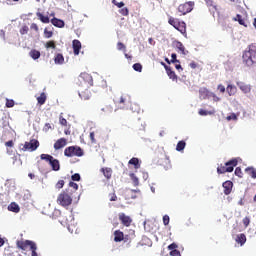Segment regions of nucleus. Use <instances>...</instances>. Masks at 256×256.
Segmentation results:
<instances>
[{"label": "nucleus", "mask_w": 256, "mask_h": 256, "mask_svg": "<svg viewBox=\"0 0 256 256\" xmlns=\"http://www.w3.org/2000/svg\"><path fill=\"white\" fill-rule=\"evenodd\" d=\"M29 55H30L31 59H34V61H37V59H39V57H41V52L37 49H32L29 52Z\"/></svg>", "instance_id": "393cba45"}, {"label": "nucleus", "mask_w": 256, "mask_h": 256, "mask_svg": "<svg viewBox=\"0 0 256 256\" xmlns=\"http://www.w3.org/2000/svg\"><path fill=\"white\" fill-rule=\"evenodd\" d=\"M78 95L84 101H88V99H91V90H89V87L83 86L78 90Z\"/></svg>", "instance_id": "9b49d317"}, {"label": "nucleus", "mask_w": 256, "mask_h": 256, "mask_svg": "<svg viewBox=\"0 0 256 256\" xmlns=\"http://www.w3.org/2000/svg\"><path fill=\"white\" fill-rule=\"evenodd\" d=\"M226 91L229 97H233V95L237 94V87L235 85L228 84V86L226 87Z\"/></svg>", "instance_id": "aec40b11"}, {"label": "nucleus", "mask_w": 256, "mask_h": 256, "mask_svg": "<svg viewBox=\"0 0 256 256\" xmlns=\"http://www.w3.org/2000/svg\"><path fill=\"white\" fill-rule=\"evenodd\" d=\"M209 90L207 88H200L199 90V95L201 99H207L209 97Z\"/></svg>", "instance_id": "7c9ffc66"}, {"label": "nucleus", "mask_w": 256, "mask_h": 256, "mask_svg": "<svg viewBox=\"0 0 256 256\" xmlns=\"http://www.w3.org/2000/svg\"><path fill=\"white\" fill-rule=\"evenodd\" d=\"M118 219L122 223V225H124V227H131V224L133 223V219H131L125 213H119Z\"/></svg>", "instance_id": "f8f14e48"}, {"label": "nucleus", "mask_w": 256, "mask_h": 256, "mask_svg": "<svg viewBox=\"0 0 256 256\" xmlns=\"http://www.w3.org/2000/svg\"><path fill=\"white\" fill-rule=\"evenodd\" d=\"M222 187L224 188V194L231 195V191H233V182L228 180L222 184Z\"/></svg>", "instance_id": "2eb2a0df"}, {"label": "nucleus", "mask_w": 256, "mask_h": 256, "mask_svg": "<svg viewBox=\"0 0 256 256\" xmlns=\"http://www.w3.org/2000/svg\"><path fill=\"white\" fill-rule=\"evenodd\" d=\"M57 203L61 205V207H69V205L73 203V198L71 195L67 194V192L63 191L58 195Z\"/></svg>", "instance_id": "39448f33"}, {"label": "nucleus", "mask_w": 256, "mask_h": 256, "mask_svg": "<svg viewBox=\"0 0 256 256\" xmlns=\"http://www.w3.org/2000/svg\"><path fill=\"white\" fill-rule=\"evenodd\" d=\"M217 89L218 91H220V93H225V86H223L222 84H219Z\"/></svg>", "instance_id": "69168bd1"}, {"label": "nucleus", "mask_w": 256, "mask_h": 256, "mask_svg": "<svg viewBox=\"0 0 256 256\" xmlns=\"http://www.w3.org/2000/svg\"><path fill=\"white\" fill-rule=\"evenodd\" d=\"M204 1H205L206 6L209 9H214L215 11H217V5H215V2L213 0H204Z\"/></svg>", "instance_id": "f704fd0d"}, {"label": "nucleus", "mask_w": 256, "mask_h": 256, "mask_svg": "<svg viewBox=\"0 0 256 256\" xmlns=\"http://www.w3.org/2000/svg\"><path fill=\"white\" fill-rule=\"evenodd\" d=\"M51 23L54 25V27H59L60 29L65 27V22L59 18H53Z\"/></svg>", "instance_id": "412c9836"}, {"label": "nucleus", "mask_w": 256, "mask_h": 256, "mask_svg": "<svg viewBox=\"0 0 256 256\" xmlns=\"http://www.w3.org/2000/svg\"><path fill=\"white\" fill-rule=\"evenodd\" d=\"M245 173L250 175V177H252V179H256V169L255 168L248 167V168L245 169Z\"/></svg>", "instance_id": "2f4dec72"}, {"label": "nucleus", "mask_w": 256, "mask_h": 256, "mask_svg": "<svg viewBox=\"0 0 256 256\" xmlns=\"http://www.w3.org/2000/svg\"><path fill=\"white\" fill-rule=\"evenodd\" d=\"M90 140L91 143H97V140H95V132H90Z\"/></svg>", "instance_id": "e2e57ef3"}, {"label": "nucleus", "mask_w": 256, "mask_h": 256, "mask_svg": "<svg viewBox=\"0 0 256 256\" xmlns=\"http://www.w3.org/2000/svg\"><path fill=\"white\" fill-rule=\"evenodd\" d=\"M133 69L134 71H138V73H141V71H143V66L141 65V63H135L133 65Z\"/></svg>", "instance_id": "79ce46f5"}, {"label": "nucleus", "mask_w": 256, "mask_h": 256, "mask_svg": "<svg viewBox=\"0 0 256 256\" xmlns=\"http://www.w3.org/2000/svg\"><path fill=\"white\" fill-rule=\"evenodd\" d=\"M54 63H56V65H63V63H65V57H63V54H56L54 57Z\"/></svg>", "instance_id": "a878e982"}, {"label": "nucleus", "mask_w": 256, "mask_h": 256, "mask_svg": "<svg viewBox=\"0 0 256 256\" xmlns=\"http://www.w3.org/2000/svg\"><path fill=\"white\" fill-rule=\"evenodd\" d=\"M233 21H238L239 25H243V27H247V23L241 14H237L236 17L233 18Z\"/></svg>", "instance_id": "c756f323"}, {"label": "nucleus", "mask_w": 256, "mask_h": 256, "mask_svg": "<svg viewBox=\"0 0 256 256\" xmlns=\"http://www.w3.org/2000/svg\"><path fill=\"white\" fill-rule=\"evenodd\" d=\"M72 181H81V175L79 173H75L71 176Z\"/></svg>", "instance_id": "09e8293b"}, {"label": "nucleus", "mask_w": 256, "mask_h": 256, "mask_svg": "<svg viewBox=\"0 0 256 256\" xmlns=\"http://www.w3.org/2000/svg\"><path fill=\"white\" fill-rule=\"evenodd\" d=\"M44 37L45 39H51V37H53V30H49L48 28H45Z\"/></svg>", "instance_id": "58836bf2"}, {"label": "nucleus", "mask_w": 256, "mask_h": 256, "mask_svg": "<svg viewBox=\"0 0 256 256\" xmlns=\"http://www.w3.org/2000/svg\"><path fill=\"white\" fill-rule=\"evenodd\" d=\"M20 35H27L29 33V26L27 24H23L19 30Z\"/></svg>", "instance_id": "4c0bfd02"}, {"label": "nucleus", "mask_w": 256, "mask_h": 256, "mask_svg": "<svg viewBox=\"0 0 256 256\" xmlns=\"http://www.w3.org/2000/svg\"><path fill=\"white\" fill-rule=\"evenodd\" d=\"M177 244L176 243H172V244H170L169 246H168V250L169 251H175V250H177Z\"/></svg>", "instance_id": "4d7b16f0"}, {"label": "nucleus", "mask_w": 256, "mask_h": 256, "mask_svg": "<svg viewBox=\"0 0 256 256\" xmlns=\"http://www.w3.org/2000/svg\"><path fill=\"white\" fill-rule=\"evenodd\" d=\"M235 175H237V177H243V171L241 170V167H237L235 169Z\"/></svg>", "instance_id": "8fccbe9b"}, {"label": "nucleus", "mask_w": 256, "mask_h": 256, "mask_svg": "<svg viewBox=\"0 0 256 256\" xmlns=\"http://www.w3.org/2000/svg\"><path fill=\"white\" fill-rule=\"evenodd\" d=\"M33 245H35V242L30 240H17L16 242V246L22 251H27V249H31Z\"/></svg>", "instance_id": "6e6552de"}, {"label": "nucleus", "mask_w": 256, "mask_h": 256, "mask_svg": "<svg viewBox=\"0 0 256 256\" xmlns=\"http://www.w3.org/2000/svg\"><path fill=\"white\" fill-rule=\"evenodd\" d=\"M247 242V236L245 234H239L236 237V243H239L240 245H245Z\"/></svg>", "instance_id": "cd10ccee"}, {"label": "nucleus", "mask_w": 256, "mask_h": 256, "mask_svg": "<svg viewBox=\"0 0 256 256\" xmlns=\"http://www.w3.org/2000/svg\"><path fill=\"white\" fill-rule=\"evenodd\" d=\"M64 186H65V181L64 180H59L56 183V189H63Z\"/></svg>", "instance_id": "de8ad7c7"}, {"label": "nucleus", "mask_w": 256, "mask_h": 256, "mask_svg": "<svg viewBox=\"0 0 256 256\" xmlns=\"http://www.w3.org/2000/svg\"><path fill=\"white\" fill-rule=\"evenodd\" d=\"M125 239V234L121 230L114 231V241L115 243H121Z\"/></svg>", "instance_id": "dca6fc26"}, {"label": "nucleus", "mask_w": 256, "mask_h": 256, "mask_svg": "<svg viewBox=\"0 0 256 256\" xmlns=\"http://www.w3.org/2000/svg\"><path fill=\"white\" fill-rule=\"evenodd\" d=\"M36 16L38 17V19L42 22V23H49V16H44L41 12H37Z\"/></svg>", "instance_id": "473e14b6"}, {"label": "nucleus", "mask_w": 256, "mask_h": 256, "mask_svg": "<svg viewBox=\"0 0 256 256\" xmlns=\"http://www.w3.org/2000/svg\"><path fill=\"white\" fill-rule=\"evenodd\" d=\"M172 59H171V63H180L179 60H177V54L173 53L171 55Z\"/></svg>", "instance_id": "bf43d9fd"}, {"label": "nucleus", "mask_w": 256, "mask_h": 256, "mask_svg": "<svg viewBox=\"0 0 256 256\" xmlns=\"http://www.w3.org/2000/svg\"><path fill=\"white\" fill-rule=\"evenodd\" d=\"M14 143H13V140H9L5 143V146L6 147H13Z\"/></svg>", "instance_id": "774afa93"}, {"label": "nucleus", "mask_w": 256, "mask_h": 256, "mask_svg": "<svg viewBox=\"0 0 256 256\" xmlns=\"http://www.w3.org/2000/svg\"><path fill=\"white\" fill-rule=\"evenodd\" d=\"M65 157H83L85 152L80 146H69L64 150Z\"/></svg>", "instance_id": "20e7f679"}, {"label": "nucleus", "mask_w": 256, "mask_h": 256, "mask_svg": "<svg viewBox=\"0 0 256 256\" xmlns=\"http://www.w3.org/2000/svg\"><path fill=\"white\" fill-rule=\"evenodd\" d=\"M168 23L169 25L174 27L176 31H179L182 35H187V24L185 22L170 16L168 19Z\"/></svg>", "instance_id": "f03ea898"}, {"label": "nucleus", "mask_w": 256, "mask_h": 256, "mask_svg": "<svg viewBox=\"0 0 256 256\" xmlns=\"http://www.w3.org/2000/svg\"><path fill=\"white\" fill-rule=\"evenodd\" d=\"M237 163H239V161L236 158H233L232 160L226 162L224 166H218L217 173L219 175H223V173H233V169L237 167Z\"/></svg>", "instance_id": "7ed1b4c3"}, {"label": "nucleus", "mask_w": 256, "mask_h": 256, "mask_svg": "<svg viewBox=\"0 0 256 256\" xmlns=\"http://www.w3.org/2000/svg\"><path fill=\"white\" fill-rule=\"evenodd\" d=\"M130 177L134 183L135 186L139 185V178H137V176H135L133 173L130 174Z\"/></svg>", "instance_id": "49530a36"}, {"label": "nucleus", "mask_w": 256, "mask_h": 256, "mask_svg": "<svg viewBox=\"0 0 256 256\" xmlns=\"http://www.w3.org/2000/svg\"><path fill=\"white\" fill-rule=\"evenodd\" d=\"M113 5H116V7H118V9H121V7H125V3L124 2H117V0H112Z\"/></svg>", "instance_id": "a18cd8bd"}, {"label": "nucleus", "mask_w": 256, "mask_h": 256, "mask_svg": "<svg viewBox=\"0 0 256 256\" xmlns=\"http://www.w3.org/2000/svg\"><path fill=\"white\" fill-rule=\"evenodd\" d=\"M8 211H12V213H19V211H21V208L19 207V204L12 202L8 206Z\"/></svg>", "instance_id": "5701e85b"}, {"label": "nucleus", "mask_w": 256, "mask_h": 256, "mask_svg": "<svg viewBox=\"0 0 256 256\" xmlns=\"http://www.w3.org/2000/svg\"><path fill=\"white\" fill-rule=\"evenodd\" d=\"M109 197H110V201H117V194L111 193L109 194Z\"/></svg>", "instance_id": "0e129e2a"}, {"label": "nucleus", "mask_w": 256, "mask_h": 256, "mask_svg": "<svg viewBox=\"0 0 256 256\" xmlns=\"http://www.w3.org/2000/svg\"><path fill=\"white\" fill-rule=\"evenodd\" d=\"M72 47H73L74 55H79V53H81V41L73 40Z\"/></svg>", "instance_id": "f3484780"}, {"label": "nucleus", "mask_w": 256, "mask_h": 256, "mask_svg": "<svg viewBox=\"0 0 256 256\" xmlns=\"http://www.w3.org/2000/svg\"><path fill=\"white\" fill-rule=\"evenodd\" d=\"M80 79L83 81L84 87H93V76L87 72H82L80 74Z\"/></svg>", "instance_id": "1a4fd4ad"}, {"label": "nucleus", "mask_w": 256, "mask_h": 256, "mask_svg": "<svg viewBox=\"0 0 256 256\" xmlns=\"http://www.w3.org/2000/svg\"><path fill=\"white\" fill-rule=\"evenodd\" d=\"M193 9H195L194 1H188L183 4H180L177 8L178 13H181V15H187V13H191Z\"/></svg>", "instance_id": "0eeeda50"}, {"label": "nucleus", "mask_w": 256, "mask_h": 256, "mask_svg": "<svg viewBox=\"0 0 256 256\" xmlns=\"http://www.w3.org/2000/svg\"><path fill=\"white\" fill-rule=\"evenodd\" d=\"M63 147H67V138H60L56 140L54 143L55 151H59L60 149H63Z\"/></svg>", "instance_id": "ddd939ff"}, {"label": "nucleus", "mask_w": 256, "mask_h": 256, "mask_svg": "<svg viewBox=\"0 0 256 256\" xmlns=\"http://www.w3.org/2000/svg\"><path fill=\"white\" fill-rule=\"evenodd\" d=\"M165 70H166V73H167L168 77L170 79H172V81H176L177 74H175V71H172L171 67H169V66H165Z\"/></svg>", "instance_id": "b1692460"}, {"label": "nucleus", "mask_w": 256, "mask_h": 256, "mask_svg": "<svg viewBox=\"0 0 256 256\" xmlns=\"http://www.w3.org/2000/svg\"><path fill=\"white\" fill-rule=\"evenodd\" d=\"M40 159H42V161H47L48 163H51L54 158L49 154H41Z\"/></svg>", "instance_id": "c9c22d12"}, {"label": "nucleus", "mask_w": 256, "mask_h": 256, "mask_svg": "<svg viewBox=\"0 0 256 256\" xmlns=\"http://www.w3.org/2000/svg\"><path fill=\"white\" fill-rule=\"evenodd\" d=\"M119 13L124 17H127V15H129V8H122L119 10Z\"/></svg>", "instance_id": "c03bdc74"}, {"label": "nucleus", "mask_w": 256, "mask_h": 256, "mask_svg": "<svg viewBox=\"0 0 256 256\" xmlns=\"http://www.w3.org/2000/svg\"><path fill=\"white\" fill-rule=\"evenodd\" d=\"M69 187H72V189H75V191L79 189V185L75 182H69Z\"/></svg>", "instance_id": "052dcab7"}, {"label": "nucleus", "mask_w": 256, "mask_h": 256, "mask_svg": "<svg viewBox=\"0 0 256 256\" xmlns=\"http://www.w3.org/2000/svg\"><path fill=\"white\" fill-rule=\"evenodd\" d=\"M39 147V142L36 139H32L29 142H25L24 144L19 145L20 151H37Z\"/></svg>", "instance_id": "423d86ee"}, {"label": "nucleus", "mask_w": 256, "mask_h": 256, "mask_svg": "<svg viewBox=\"0 0 256 256\" xmlns=\"http://www.w3.org/2000/svg\"><path fill=\"white\" fill-rule=\"evenodd\" d=\"M171 256H181V252L179 250H172L170 251Z\"/></svg>", "instance_id": "13d9d810"}, {"label": "nucleus", "mask_w": 256, "mask_h": 256, "mask_svg": "<svg viewBox=\"0 0 256 256\" xmlns=\"http://www.w3.org/2000/svg\"><path fill=\"white\" fill-rule=\"evenodd\" d=\"M30 29L32 31H35L36 33H39V26L37 25V23H32Z\"/></svg>", "instance_id": "3c124183"}, {"label": "nucleus", "mask_w": 256, "mask_h": 256, "mask_svg": "<svg viewBox=\"0 0 256 256\" xmlns=\"http://www.w3.org/2000/svg\"><path fill=\"white\" fill-rule=\"evenodd\" d=\"M59 123L60 125H62L63 127H67V119H65L63 116H59Z\"/></svg>", "instance_id": "37998d69"}, {"label": "nucleus", "mask_w": 256, "mask_h": 256, "mask_svg": "<svg viewBox=\"0 0 256 256\" xmlns=\"http://www.w3.org/2000/svg\"><path fill=\"white\" fill-rule=\"evenodd\" d=\"M133 237H131V235H124V239L122 241H124V243H131Z\"/></svg>", "instance_id": "5fc2aeb1"}, {"label": "nucleus", "mask_w": 256, "mask_h": 256, "mask_svg": "<svg viewBox=\"0 0 256 256\" xmlns=\"http://www.w3.org/2000/svg\"><path fill=\"white\" fill-rule=\"evenodd\" d=\"M46 49H57V44H55V40H50L44 44Z\"/></svg>", "instance_id": "72a5a7b5"}, {"label": "nucleus", "mask_w": 256, "mask_h": 256, "mask_svg": "<svg viewBox=\"0 0 256 256\" xmlns=\"http://www.w3.org/2000/svg\"><path fill=\"white\" fill-rule=\"evenodd\" d=\"M117 105H119L120 109H125V107H129L131 105V98L127 95H122L117 101Z\"/></svg>", "instance_id": "9d476101"}, {"label": "nucleus", "mask_w": 256, "mask_h": 256, "mask_svg": "<svg viewBox=\"0 0 256 256\" xmlns=\"http://www.w3.org/2000/svg\"><path fill=\"white\" fill-rule=\"evenodd\" d=\"M128 165H133L134 169H141V164L139 163V158H132L129 160Z\"/></svg>", "instance_id": "bb28decb"}, {"label": "nucleus", "mask_w": 256, "mask_h": 256, "mask_svg": "<svg viewBox=\"0 0 256 256\" xmlns=\"http://www.w3.org/2000/svg\"><path fill=\"white\" fill-rule=\"evenodd\" d=\"M46 101H47V94H45V92H42L40 96L37 97V102L40 105H45Z\"/></svg>", "instance_id": "c85d7f7f"}, {"label": "nucleus", "mask_w": 256, "mask_h": 256, "mask_svg": "<svg viewBox=\"0 0 256 256\" xmlns=\"http://www.w3.org/2000/svg\"><path fill=\"white\" fill-rule=\"evenodd\" d=\"M227 121H237V115L232 113L230 116L226 117Z\"/></svg>", "instance_id": "603ef678"}, {"label": "nucleus", "mask_w": 256, "mask_h": 256, "mask_svg": "<svg viewBox=\"0 0 256 256\" xmlns=\"http://www.w3.org/2000/svg\"><path fill=\"white\" fill-rule=\"evenodd\" d=\"M198 113H199V115H201V116L209 115V113L207 112V110H204V109H200Z\"/></svg>", "instance_id": "338daca9"}, {"label": "nucleus", "mask_w": 256, "mask_h": 256, "mask_svg": "<svg viewBox=\"0 0 256 256\" xmlns=\"http://www.w3.org/2000/svg\"><path fill=\"white\" fill-rule=\"evenodd\" d=\"M100 173H102L104 175V177H105V179H107V181H109L113 177V169H111L110 167L101 168Z\"/></svg>", "instance_id": "4468645a"}, {"label": "nucleus", "mask_w": 256, "mask_h": 256, "mask_svg": "<svg viewBox=\"0 0 256 256\" xmlns=\"http://www.w3.org/2000/svg\"><path fill=\"white\" fill-rule=\"evenodd\" d=\"M117 49H118V51H123L124 53H126L127 46H125V44H123V42H118Z\"/></svg>", "instance_id": "ea45409f"}, {"label": "nucleus", "mask_w": 256, "mask_h": 256, "mask_svg": "<svg viewBox=\"0 0 256 256\" xmlns=\"http://www.w3.org/2000/svg\"><path fill=\"white\" fill-rule=\"evenodd\" d=\"M242 63L246 67H254L256 65V43L250 44L242 54Z\"/></svg>", "instance_id": "f257e3e1"}, {"label": "nucleus", "mask_w": 256, "mask_h": 256, "mask_svg": "<svg viewBox=\"0 0 256 256\" xmlns=\"http://www.w3.org/2000/svg\"><path fill=\"white\" fill-rule=\"evenodd\" d=\"M174 47H176L178 53H181L182 55H187V53H189V51L185 50V46L183 45V43L179 41L174 42Z\"/></svg>", "instance_id": "a211bd4d"}, {"label": "nucleus", "mask_w": 256, "mask_h": 256, "mask_svg": "<svg viewBox=\"0 0 256 256\" xmlns=\"http://www.w3.org/2000/svg\"><path fill=\"white\" fill-rule=\"evenodd\" d=\"M237 85L244 93H251V85L245 84V82H237Z\"/></svg>", "instance_id": "6ab92c4d"}, {"label": "nucleus", "mask_w": 256, "mask_h": 256, "mask_svg": "<svg viewBox=\"0 0 256 256\" xmlns=\"http://www.w3.org/2000/svg\"><path fill=\"white\" fill-rule=\"evenodd\" d=\"M6 107L11 109V107H15V101L13 99H6Z\"/></svg>", "instance_id": "a19ab883"}, {"label": "nucleus", "mask_w": 256, "mask_h": 256, "mask_svg": "<svg viewBox=\"0 0 256 256\" xmlns=\"http://www.w3.org/2000/svg\"><path fill=\"white\" fill-rule=\"evenodd\" d=\"M242 223L244 226L249 227V223H251V220L249 219V217H245L243 218Z\"/></svg>", "instance_id": "6e6d98bb"}, {"label": "nucleus", "mask_w": 256, "mask_h": 256, "mask_svg": "<svg viewBox=\"0 0 256 256\" xmlns=\"http://www.w3.org/2000/svg\"><path fill=\"white\" fill-rule=\"evenodd\" d=\"M30 251H32V255L31 256H38L37 255V244L32 245V247L30 248Z\"/></svg>", "instance_id": "864d4df0"}, {"label": "nucleus", "mask_w": 256, "mask_h": 256, "mask_svg": "<svg viewBox=\"0 0 256 256\" xmlns=\"http://www.w3.org/2000/svg\"><path fill=\"white\" fill-rule=\"evenodd\" d=\"M169 221H170L169 215H164L163 216V223H164V225H169Z\"/></svg>", "instance_id": "680f3d73"}, {"label": "nucleus", "mask_w": 256, "mask_h": 256, "mask_svg": "<svg viewBox=\"0 0 256 256\" xmlns=\"http://www.w3.org/2000/svg\"><path fill=\"white\" fill-rule=\"evenodd\" d=\"M187 143L185 141L181 140L176 145V151H183L186 147Z\"/></svg>", "instance_id": "e433bc0d"}, {"label": "nucleus", "mask_w": 256, "mask_h": 256, "mask_svg": "<svg viewBox=\"0 0 256 256\" xmlns=\"http://www.w3.org/2000/svg\"><path fill=\"white\" fill-rule=\"evenodd\" d=\"M49 165H51L52 171H59V169H61V164H59V160L55 158L50 161Z\"/></svg>", "instance_id": "4be33fe9"}]
</instances>
